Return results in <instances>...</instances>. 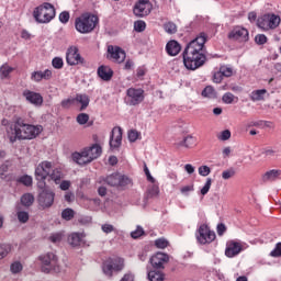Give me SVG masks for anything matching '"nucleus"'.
<instances>
[{
    "instance_id": "nucleus-1",
    "label": "nucleus",
    "mask_w": 281,
    "mask_h": 281,
    "mask_svg": "<svg viewBox=\"0 0 281 281\" xmlns=\"http://www.w3.org/2000/svg\"><path fill=\"white\" fill-rule=\"evenodd\" d=\"M2 126H5L7 139L10 144L25 139H36L43 133L42 125L27 124L23 119H16L14 123L2 120Z\"/></svg>"
},
{
    "instance_id": "nucleus-2",
    "label": "nucleus",
    "mask_w": 281,
    "mask_h": 281,
    "mask_svg": "<svg viewBox=\"0 0 281 281\" xmlns=\"http://www.w3.org/2000/svg\"><path fill=\"white\" fill-rule=\"evenodd\" d=\"M205 43H207V35L205 33H200L186 46L182 53L183 65L190 71H195V69L205 65V60H207L205 53H203Z\"/></svg>"
},
{
    "instance_id": "nucleus-3",
    "label": "nucleus",
    "mask_w": 281,
    "mask_h": 281,
    "mask_svg": "<svg viewBox=\"0 0 281 281\" xmlns=\"http://www.w3.org/2000/svg\"><path fill=\"white\" fill-rule=\"evenodd\" d=\"M102 155V147L100 145L94 144L91 147H87L80 153L76 151L71 155L72 161L78 164L79 166H87V164H91L93 159H98Z\"/></svg>"
},
{
    "instance_id": "nucleus-4",
    "label": "nucleus",
    "mask_w": 281,
    "mask_h": 281,
    "mask_svg": "<svg viewBox=\"0 0 281 281\" xmlns=\"http://www.w3.org/2000/svg\"><path fill=\"white\" fill-rule=\"evenodd\" d=\"M100 23L98 15L93 13H83L75 20V27L79 34H91Z\"/></svg>"
},
{
    "instance_id": "nucleus-5",
    "label": "nucleus",
    "mask_w": 281,
    "mask_h": 281,
    "mask_svg": "<svg viewBox=\"0 0 281 281\" xmlns=\"http://www.w3.org/2000/svg\"><path fill=\"white\" fill-rule=\"evenodd\" d=\"M33 16L37 23H49L56 16V9L49 2L35 8Z\"/></svg>"
},
{
    "instance_id": "nucleus-6",
    "label": "nucleus",
    "mask_w": 281,
    "mask_h": 281,
    "mask_svg": "<svg viewBox=\"0 0 281 281\" xmlns=\"http://www.w3.org/2000/svg\"><path fill=\"white\" fill-rule=\"evenodd\" d=\"M43 273H60V266L58 265V257L54 252H47L40 256Z\"/></svg>"
},
{
    "instance_id": "nucleus-7",
    "label": "nucleus",
    "mask_w": 281,
    "mask_h": 281,
    "mask_svg": "<svg viewBox=\"0 0 281 281\" xmlns=\"http://www.w3.org/2000/svg\"><path fill=\"white\" fill-rule=\"evenodd\" d=\"M280 16L274 13H266L258 18L257 27L263 32H269V30H276L280 25Z\"/></svg>"
},
{
    "instance_id": "nucleus-8",
    "label": "nucleus",
    "mask_w": 281,
    "mask_h": 281,
    "mask_svg": "<svg viewBox=\"0 0 281 281\" xmlns=\"http://www.w3.org/2000/svg\"><path fill=\"white\" fill-rule=\"evenodd\" d=\"M52 170H54V165L50 161H42L35 168V179L38 181V188H45V179L52 175Z\"/></svg>"
},
{
    "instance_id": "nucleus-9",
    "label": "nucleus",
    "mask_w": 281,
    "mask_h": 281,
    "mask_svg": "<svg viewBox=\"0 0 281 281\" xmlns=\"http://www.w3.org/2000/svg\"><path fill=\"white\" fill-rule=\"evenodd\" d=\"M124 270V259L123 258H114L103 262L102 271L104 276L108 278H112L114 273H120V271Z\"/></svg>"
},
{
    "instance_id": "nucleus-10",
    "label": "nucleus",
    "mask_w": 281,
    "mask_h": 281,
    "mask_svg": "<svg viewBox=\"0 0 281 281\" xmlns=\"http://www.w3.org/2000/svg\"><path fill=\"white\" fill-rule=\"evenodd\" d=\"M195 236L200 245H210V243H214V240H216V233L211 231L210 227L205 224H202L198 228Z\"/></svg>"
},
{
    "instance_id": "nucleus-11",
    "label": "nucleus",
    "mask_w": 281,
    "mask_h": 281,
    "mask_svg": "<svg viewBox=\"0 0 281 281\" xmlns=\"http://www.w3.org/2000/svg\"><path fill=\"white\" fill-rule=\"evenodd\" d=\"M105 183L112 188H126V186L133 183V180L128 176L122 173H112L105 178Z\"/></svg>"
},
{
    "instance_id": "nucleus-12",
    "label": "nucleus",
    "mask_w": 281,
    "mask_h": 281,
    "mask_svg": "<svg viewBox=\"0 0 281 281\" xmlns=\"http://www.w3.org/2000/svg\"><path fill=\"white\" fill-rule=\"evenodd\" d=\"M126 100L128 106H137L144 102V89L130 88L126 90Z\"/></svg>"
},
{
    "instance_id": "nucleus-13",
    "label": "nucleus",
    "mask_w": 281,
    "mask_h": 281,
    "mask_svg": "<svg viewBox=\"0 0 281 281\" xmlns=\"http://www.w3.org/2000/svg\"><path fill=\"white\" fill-rule=\"evenodd\" d=\"M66 61L70 67H76V65H85V58L80 55V50L77 46L68 47L66 52Z\"/></svg>"
},
{
    "instance_id": "nucleus-14",
    "label": "nucleus",
    "mask_w": 281,
    "mask_h": 281,
    "mask_svg": "<svg viewBox=\"0 0 281 281\" xmlns=\"http://www.w3.org/2000/svg\"><path fill=\"white\" fill-rule=\"evenodd\" d=\"M151 10L153 4H150V0H138L134 5L133 12L135 16L142 19L144 16H148Z\"/></svg>"
},
{
    "instance_id": "nucleus-15",
    "label": "nucleus",
    "mask_w": 281,
    "mask_h": 281,
    "mask_svg": "<svg viewBox=\"0 0 281 281\" xmlns=\"http://www.w3.org/2000/svg\"><path fill=\"white\" fill-rule=\"evenodd\" d=\"M231 41H239V43H247L249 41V31L243 26H235L228 34Z\"/></svg>"
},
{
    "instance_id": "nucleus-16",
    "label": "nucleus",
    "mask_w": 281,
    "mask_h": 281,
    "mask_svg": "<svg viewBox=\"0 0 281 281\" xmlns=\"http://www.w3.org/2000/svg\"><path fill=\"white\" fill-rule=\"evenodd\" d=\"M108 58L114 63H122L123 60H126V52L120 46L110 45L108 46Z\"/></svg>"
},
{
    "instance_id": "nucleus-17",
    "label": "nucleus",
    "mask_w": 281,
    "mask_h": 281,
    "mask_svg": "<svg viewBox=\"0 0 281 281\" xmlns=\"http://www.w3.org/2000/svg\"><path fill=\"white\" fill-rule=\"evenodd\" d=\"M55 193L52 190H43L38 195V203L41 207H52L54 205Z\"/></svg>"
},
{
    "instance_id": "nucleus-18",
    "label": "nucleus",
    "mask_w": 281,
    "mask_h": 281,
    "mask_svg": "<svg viewBox=\"0 0 281 281\" xmlns=\"http://www.w3.org/2000/svg\"><path fill=\"white\" fill-rule=\"evenodd\" d=\"M243 245H240V243L235 240L227 241L225 249V256H227V258H234L238 256V254H240Z\"/></svg>"
},
{
    "instance_id": "nucleus-19",
    "label": "nucleus",
    "mask_w": 281,
    "mask_h": 281,
    "mask_svg": "<svg viewBox=\"0 0 281 281\" xmlns=\"http://www.w3.org/2000/svg\"><path fill=\"white\" fill-rule=\"evenodd\" d=\"M23 97L25 98L26 102L30 104H34V106H41L43 104V95L38 92H34L32 90H24Z\"/></svg>"
},
{
    "instance_id": "nucleus-20",
    "label": "nucleus",
    "mask_w": 281,
    "mask_h": 281,
    "mask_svg": "<svg viewBox=\"0 0 281 281\" xmlns=\"http://www.w3.org/2000/svg\"><path fill=\"white\" fill-rule=\"evenodd\" d=\"M122 146V127H114L110 136V148L115 150Z\"/></svg>"
},
{
    "instance_id": "nucleus-21",
    "label": "nucleus",
    "mask_w": 281,
    "mask_h": 281,
    "mask_svg": "<svg viewBox=\"0 0 281 281\" xmlns=\"http://www.w3.org/2000/svg\"><path fill=\"white\" fill-rule=\"evenodd\" d=\"M168 260H170V258L167 254L157 252L150 258V265L154 269H164V265H166Z\"/></svg>"
},
{
    "instance_id": "nucleus-22",
    "label": "nucleus",
    "mask_w": 281,
    "mask_h": 281,
    "mask_svg": "<svg viewBox=\"0 0 281 281\" xmlns=\"http://www.w3.org/2000/svg\"><path fill=\"white\" fill-rule=\"evenodd\" d=\"M53 72L49 69L44 71L37 70L31 74V80L33 82H41L42 80H52Z\"/></svg>"
},
{
    "instance_id": "nucleus-23",
    "label": "nucleus",
    "mask_w": 281,
    "mask_h": 281,
    "mask_svg": "<svg viewBox=\"0 0 281 281\" xmlns=\"http://www.w3.org/2000/svg\"><path fill=\"white\" fill-rule=\"evenodd\" d=\"M98 76L101 78V80L109 82V80L113 78V69H111L109 66H100L98 68Z\"/></svg>"
},
{
    "instance_id": "nucleus-24",
    "label": "nucleus",
    "mask_w": 281,
    "mask_h": 281,
    "mask_svg": "<svg viewBox=\"0 0 281 281\" xmlns=\"http://www.w3.org/2000/svg\"><path fill=\"white\" fill-rule=\"evenodd\" d=\"M166 52L169 56H177L181 52V44L175 40L169 41L166 45Z\"/></svg>"
},
{
    "instance_id": "nucleus-25",
    "label": "nucleus",
    "mask_w": 281,
    "mask_h": 281,
    "mask_svg": "<svg viewBox=\"0 0 281 281\" xmlns=\"http://www.w3.org/2000/svg\"><path fill=\"white\" fill-rule=\"evenodd\" d=\"M82 238H85V235L81 233H71L68 236V243L71 245V247H80L82 245Z\"/></svg>"
},
{
    "instance_id": "nucleus-26",
    "label": "nucleus",
    "mask_w": 281,
    "mask_h": 281,
    "mask_svg": "<svg viewBox=\"0 0 281 281\" xmlns=\"http://www.w3.org/2000/svg\"><path fill=\"white\" fill-rule=\"evenodd\" d=\"M281 175V170L280 169H272L267 171L263 176H262V181L265 183H267V181H276V179H278V177H280Z\"/></svg>"
},
{
    "instance_id": "nucleus-27",
    "label": "nucleus",
    "mask_w": 281,
    "mask_h": 281,
    "mask_svg": "<svg viewBox=\"0 0 281 281\" xmlns=\"http://www.w3.org/2000/svg\"><path fill=\"white\" fill-rule=\"evenodd\" d=\"M75 102H78L79 104H81L80 111H85V109L89 106V102H91V100L87 94H77L75 98Z\"/></svg>"
},
{
    "instance_id": "nucleus-28",
    "label": "nucleus",
    "mask_w": 281,
    "mask_h": 281,
    "mask_svg": "<svg viewBox=\"0 0 281 281\" xmlns=\"http://www.w3.org/2000/svg\"><path fill=\"white\" fill-rule=\"evenodd\" d=\"M266 94L267 89L255 90L250 93V100H252V102H260L261 100H265Z\"/></svg>"
},
{
    "instance_id": "nucleus-29",
    "label": "nucleus",
    "mask_w": 281,
    "mask_h": 281,
    "mask_svg": "<svg viewBox=\"0 0 281 281\" xmlns=\"http://www.w3.org/2000/svg\"><path fill=\"white\" fill-rule=\"evenodd\" d=\"M14 71V68L4 64L0 67V78L4 80V78H10V74Z\"/></svg>"
},
{
    "instance_id": "nucleus-30",
    "label": "nucleus",
    "mask_w": 281,
    "mask_h": 281,
    "mask_svg": "<svg viewBox=\"0 0 281 281\" xmlns=\"http://www.w3.org/2000/svg\"><path fill=\"white\" fill-rule=\"evenodd\" d=\"M147 278L149 281H164V273L156 271V270H151L147 273Z\"/></svg>"
},
{
    "instance_id": "nucleus-31",
    "label": "nucleus",
    "mask_w": 281,
    "mask_h": 281,
    "mask_svg": "<svg viewBox=\"0 0 281 281\" xmlns=\"http://www.w3.org/2000/svg\"><path fill=\"white\" fill-rule=\"evenodd\" d=\"M203 98L214 99L216 98V90H214V87L207 86L202 91Z\"/></svg>"
},
{
    "instance_id": "nucleus-32",
    "label": "nucleus",
    "mask_w": 281,
    "mask_h": 281,
    "mask_svg": "<svg viewBox=\"0 0 281 281\" xmlns=\"http://www.w3.org/2000/svg\"><path fill=\"white\" fill-rule=\"evenodd\" d=\"M55 183H60V179H63V171L60 169H54L50 171V175L48 176Z\"/></svg>"
},
{
    "instance_id": "nucleus-33",
    "label": "nucleus",
    "mask_w": 281,
    "mask_h": 281,
    "mask_svg": "<svg viewBox=\"0 0 281 281\" xmlns=\"http://www.w3.org/2000/svg\"><path fill=\"white\" fill-rule=\"evenodd\" d=\"M12 251V246L10 244L0 245V260H3Z\"/></svg>"
},
{
    "instance_id": "nucleus-34",
    "label": "nucleus",
    "mask_w": 281,
    "mask_h": 281,
    "mask_svg": "<svg viewBox=\"0 0 281 281\" xmlns=\"http://www.w3.org/2000/svg\"><path fill=\"white\" fill-rule=\"evenodd\" d=\"M21 203L22 205H24L25 207H30V205H32V203H34V195L30 194V193H25L24 195H22L21 198Z\"/></svg>"
},
{
    "instance_id": "nucleus-35",
    "label": "nucleus",
    "mask_w": 281,
    "mask_h": 281,
    "mask_svg": "<svg viewBox=\"0 0 281 281\" xmlns=\"http://www.w3.org/2000/svg\"><path fill=\"white\" fill-rule=\"evenodd\" d=\"M75 216H76V212L74 211V209H65L61 212V218L64 221H71Z\"/></svg>"
},
{
    "instance_id": "nucleus-36",
    "label": "nucleus",
    "mask_w": 281,
    "mask_h": 281,
    "mask_svg": "<svg viewBox=\"0 0 281 281\" xmlns=\"http://www.w3.org/2000/svg\"><path fill=\"white\" fill-rule=\"evenodd\" d=\"M164 30L167 34H177V24L173 22H167L164 24Z\"/></svg>"
},
{
    "instance_id": "nucleus-37",
    "label": "nucleus",
    "mask_w": 281,
    "mask_h": 281,
    "mask_svg": "<svg viewBox=\"0 0 281 281\" xmlns=\"http://www.w3.org/2000/svg\"><path fill=\"white\" fill-rule=\"evenodd\" d=\"M233 177H236V169H234V168L226 169L222 172V179H224V181H227L228 179H232Z\"/></svg>"
},
{
    "instance_id": "nucleus-38",
    "label": "nucleus",
    "mask_w": 281,
    "mask_h": 281,
    "mask_svg": "<svg viewBox=\"0 0 281 281\" xmlns=\"http://www.w3.org/2000/svg\"><path fill=\"white\" fill-rule=\"evenodd\" d=\"M9 168L10 162L8 161L0 166V179L8 181V175H5V172H8Z\"/></svg>"
},
{
    "instance_id": "nucleus-39",
    "label": "nucleus",
    "mask_w": 281,
    "mask_h": 281,
    "mask_svg": "<svg viewBox=\"0 0 281 281\" xmlns=\"http://www.w3.org/2000/svg\"><path fill=\"white\" fill-rule=\"evenodd\" d=\"M10 271L11 273H14V274L21 273V271H23V265L20 261H15L11 263Z\"/></svg>"
},
{
    "instance_id": "nucleus-40",
    "label": "nucleus",
    "mask_w": 281,
    "mask_h": 281,
    "mask_svg": "<svg viewBox=\"0 0 281 281\" xmlns=\"http://www.w3.org/2000/svg\"><path fill=\"white\" fill-rule=\"evenodd\" d=\"M16 216L18 221H20L21 223H27V221H30V213L25 211H18Z\"/></svg>"
},
{
    "instance_id": "nucleus-41",
    "label": "nucleus",
    "mask_w": 281,
    "mask_h": 281,
    "mask_svg": "<svg viewBox=\"0 0 281 281\" xmlns=\"http://www.w3.org/2000/svg\"><path fill=\"white\" fill-rule=\"evenodd\" d=\"M19 183H22L23 186H26V188H30L32 186V176H22L18 179Z\"/></svg>"
},
{
    "instance_id": "nucleus-42",
    "label": "nucleus",
    "mask_w": 281,
    "mask_h": 281,
    "mask_svg": "<svg viewBox=\"0 0 281 281\" xmlns=\"http://www.w3.org/2000/svg\"><path fill=\"white\" fill-rule=\"evenodd\" d=\"M196 144V138H194L193 136H187L183 139V146H186V148H192V146H194Z\"/></svg>"
},
{
    "instance_id": "nucleus-43",
    "label": "nucleus",
    "mask_w": 281,
    "mask_h": 281,
    "mask_svg": "<svg viewBox=\"0 0 281 281\" xmlns=\"http://www.w3.org/2000/svg\"><path fill=\"white\" fill-rule=\"evenodd\" d=\"M235 98L236 97L232 92H226L222 97V101L224 102V104H232L234 102Z\"/></svg>"
},
{
    "instance_id": "nucleus-44",
    "label": "nucleus",
    "mask_w": 281,
    "mask_h": 281,
    "mask_svg": "<svg viewBox=\"0 0 281 281\" xmlns=\"http://www.w3.org/2000/svg\"><path fill=\"white\" fill-rule=\"evenodd\" d=\"M220 71H221L222 76L225 78H231V76H233V74H234V70L227 66H222L220 68Z\"/></svg>"
},
{
    "instance_id": "nucleus-45",
    "label": "nucleus",
    "mask_w": 281,
    "mask_h": 281,
    "mask_svg": "<svg viewBox=\"0 0 281 281\" xmlns=\"http://www.w3.org/2000/svg\"><path fill=\"white\" fill-rule=\"evenodd\" d=\"M52 65H53L54 69H63L65 63L63 61V58L55 57L52 60Z\"/></svg>"
},
{
    "instance_id": "nucleus-46",
    "label": "nucleus",
    "mask_w": 281,
    "mask_h": 281,
    "mask_svg": "<svg viewBox=\"0 0 281 281\" xmlns=\"http://www.w3.org/2000/svg\"><path fill=\"white\" fill-rule=\"evenodd\" d=\"M212 188V178H207L205 184L201 189L202 196H205L207 192H210V189Z\"/></svg>"
},
{
    "instance_id": "nucleus-47",
    "label": "nucleus",
    "mask_w": 281,
    "mask_h": 281,
    "mask_svg": "<svg viewBox=\"0 0 281 281\" xmlns=\"http://www.w3.org/2000/svg\"><path fill=\"white\" fill-rule=\"evenodd\" d=\"M232 137V132L229 130H225L221 132V134L217 136V139L221 142H227Z\"/></svg>"
},
{
    "instance_id": "nucleus-48",
    "label": "nucleus",
    "mask_w": 281,
    "mask_h": 281,
    "mask_svg": "<svg viewBox=\"0 0 281 281\" xmlns=\"http://www.w3.org/2000/svg\"><path fill=\"white\" fill-rule=\"evenodd\" d=\"M135 32H144L146 30V22L138 20L134 23Z\"/></svg>"
},
{
    "instance_id": "nucleus-49",
    "label": "nucleus",
    "mask_w": 281,
    "mask_h": 281,
    "mask_svg": "<svg viewBox=\"0 0 281 281\" xmlns=\"http://www.w3.org/2000/svg\"><path fill=\"white\" fill-rule=\"evenodd\" d=\"M148 196H150V199L159 196V187L157 184H154L148 189Z\"/></svg>"
},
{
    "instance_id": "nucleus-50",
    "label": "nucleus",
    "mask_w": 281,
    "mask_h": 281,
    "mask_svg": "<svg viewBox=\"0 0 281 281\" xmlns=\"http://www.w3.org/2000/svg\"><path fill=\"white\" fill-rule=\"evenodd\" d=\"M198 172L201 177H207L210 172H212V169H210L209 166H200L198 169Z\"/></svg>"
},
{
    "instance_id": "nucleus-51",
    "label": "nucleus",
    "mask_w": 281,
    "mask_h": 281,
    "mask_svg": "<svg viewBox=\"0 0 281 281\" xmlns=\"http://www.w3.org/2000/svg\"><path fill=\"white\" fill-rule=\"evenodd\" d=\"M77 122L82 126L85 124H87V122H89V114L87 113H80L77 116Z\"/></svg>"
},
{
    "instance_id": "nucleus-52",
    "label": "nucleus",
    "mask_w": 281,
    "mask_h": 281,
    "mask_svg": "<svg viewBox=\"0 0 281 281\" xmlns=\"http://www.w3.org/2000/svg\"><path fill=\"white\" fill-rule=\"evenodd\" d=\"M132 238L137 239L140 236H144V228L142 226H137L134 232L131 233Z\"/></svg>"
},
{
    "instance_id": "nucleus-53",
    "label": "nucleus",
    "mask_w": 281,
    "mask_h": 281,
    "mask_svg": "<svg viewBox=\"0 0 281 281\" xmlns=\"http://www.w3.org/2000/svg\"><path fill=\"white\" fill-rule=\"evenodd\" d=\"M72 104H76V98H68L61 101L63 109H69Z\"/></svg>"
},
{
    "instance_id": "nucleus-54",
    "label": "nucleus",
    "mask_w": 281,
    "mask_h": 281,
    "mask_svg": "<svg viewBox=\"0 0 281 281\" xmlns=\"http://www.w3.org/2000/svg\"><path fill=\"white\" fill-rule=\"evenodd\" d=\"M155 245L158 249H166V247H168V240L159 238L155 240Z\"/></svg>"
},
{
    "instance_id": "nucleus-55",
    "label": "nucleus",
    "mask_w": 281,
    "mask_h": 281,
    "mask_svg": "<svg viewBox=\"0 0 281 281\" xmlns=\"http://www.w3.org/2000/svg\"><path fill=\"white\" fill-rule=\"evenodd\" d=\"M270 256L272 258H280L281 256V243H278L274 247V249L270 252Z\"/></svg>"
},
{
    "instance_id": "nucleus-56",
    "label": "nucleus",
    "mask_w": 281,
    "mask_h": 281,
    "mask_svg": "<svg viewBox=\"0 0 281 281\" xmlns=\"http://www.w3.org/2000/svg\"><path fill=\"white\" fill-rule=\"evenodd\" d=\"M127 137L130 142H137V139L139 138V132L135 130H131L127 134Z\"/></svg>"
},
{
    "instance_id": "nucleus-57",
    "label": "nucleus",
    "mask_w": 281,
    "mask_h": 281,
    "mask_svg": "<svg viewBox=\"0 0 281 281\" xmlns=\"http://www.w3.org/2000/svg\"><path fill=\"white\" fill-rule=\"evenodd\" d=\"M255 42L257 43V45H265V43H267V35H265V34L256 35Z\"/></svg>"
},
{
    "instance_id": "nucleus-58",
    "label": "nucleus",
    "mask_w": 281,
    "mask_h": 281,
    "mask_svg": "<svg viewBox=\"0 0 281 281\" xmlns=\"http://www.w3.org/2000/svg\"><path fill=\"white\" fill-rule=\"evenodd\" d=\"M69 19H70V15H69V11H63L60 14H59V21L60 23H69Z\"/></svg>"
},
{
    "instance_id": "nucleus-59",
    "label": "nucleus",
    "mask_w": 281,
    "mask_h": 281,
    "mask_svg": "<svg viewBox=\"0 0 281 281\" xmlns=\"http://www.w3.org/2000/svg\"><path fill=\"white\" fill-rule=\"evenodd\" d=\"M101 229H102V232H103L104 234H111L112 232L115 231V227H114L113 225H111V224H103V225L101 226Z\"/></svg>"
},
{
    "instance_id": "nucleus-60",
    "label": "nucleus",
    "mask_w": 281,
    "mask_h": 281,
    "mask_svg": "<svg viewBox=\"0 0 281 281\" xmlns=\"http://www.w3.org/2000/svg\"><path fill=\"white\" fill-rule=\"evenodd\" d=\"M49 240L52 241V243H60V240H63V234H60V233H55V234H53V235H50L49 236Z\"/></svg>"
},
{
    "instance_id": "nucleus-61",
    "label": "nucleus",
    "mask_w": 281,
    "mask_h": 281,
    "mask_svg": "<svg viewBox=\"0 0 281 281\" xmlns=\"http://www.w3.org/2000/svg\"><path fill=\"white\" fill-rule=\"evenodd\" d=\"M213 82L216 85H221V82H223V72H221V70L213 75Z\"/></svg>"
},
{
    "instance_id": "nucleus-62",
    "label": "nucleus",
    "mask_w": 281,
    "mask_h": 281,
    "mask_svg": "<svg viewBox=\"0 0 281 281\" xmlns=\"http://www.w3.org/2000/svg\"><path fill=\"white\" fill-rule=\"evenodd\" d=\"M180 191H181V194H184L186 196H188L189 192H194V184L182 187Z\"/></svg>"
},
{
    "instance_id": "nucleus-63",
    "label": "nucleus",
    "mask_w": 281,
    "mask_h": 281,
    "mask_svg": "<svg viewBox=\"0 0 281 281\" xmlns=\"http://www.w3.org/2000/svg\"><path fill=\"white\" fill-rule=\"evenodd\" d=\"M60 190L67 191L69 188H71V181L69 180H63L59 184Z\"/></svg>"
},
{
    "instance_id": "nucleus-64",
    "label": "nucleus",
    "mask_w": 281,
    "mask_h": 281,
    "mask_svg": "<svg viewBox=\"0 0 281 281\" xmlns=\"http://www.w3.org/2000/svg\"><path fill=\"white\" fill-rule=\"evenodd\" d=\"M121 281H135V274L127 272L124 274Z\"/></svg>"
}]
</instances>
